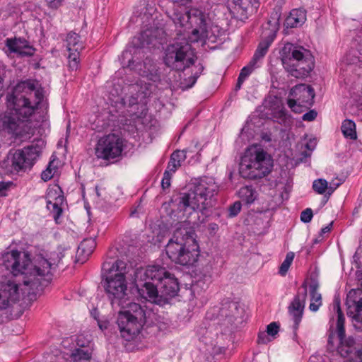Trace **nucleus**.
I'll return each mask as SVG.
<instances>
[{
  "label": "nucleus",
  "mask_w": 362,
  "mask_h": 362,
  "mask_svg": "<svg viewBox=\"0 0 362 362\" xmlns=\"http://www.w3.org/2000/svg\"><path fill=\"white\" fill-rule=\"evenodd\" d=\"M279 331V324L276 322H273L267 325L266 332L273 339L275 338V336L278 334Z\"/></svg>",
  "instance_id": "obj_41"
},
{
  "label": "nucleus",
  "mask_w": 362,
  "mask_h": 362,
  "mask_svg": "<svg viewBox=\"0 0 362 362\" xmlns=\"http://www.w3.org/2000/svg\"><path fill=\"white\" fill-rule=\"evenodd\" d=\"M109 264H103V270L101 281L105 293L112 305L117 304L123 306V301L127 296V281L125 275L128 273L127 264L122 260L115 261L110 267Z\"/></svg>",
  "instance_id": "obj_5"
},
{
  "label": "nucleus",
  "mask_w": 362,
  "mask_h": 362,
  "mask_svg": "<svg viewBox=\"0 0 362 362\" xmlns=\"http://www.w3.org/2000/svg\"><path fill=\"white\" fill-rule=\"evenodd\" d=\"M273 37H267L266 39L259 42L255 54L252 59L255 62L263 58L267 52L268 48L273 42Z\"/></svg>",
  "instance_id": "obj_33"
},
{
  "label": "nucleus",
  "mask_w": 362,
  "mask_h": 362,
  "mask_svg": "<svg viewBox=\"0 0 362 362\" xmlns=\"http://www.w3.org/2000/svg\"><path fill=\"white\" fill-rule=\"evenodd\" d=\"M306 12L303 8L293 9L289 16L285 20V25L287 28H295L305 23Z\"/></svg>",
  "instance_id": "obj_28"
},
{
  "label": "nucleus",
  "mask_w": 362,
  "mask_h": 362,
  "mask_svg": "<svg viewBox=\"0 0 362 362\" xmlns=\"http://www.w3.org/2000/svg\"><path fill=\"white\" fill-rule=\"evenodd\" d=\"M341 129L345 137L352 140L356 139L357 135L356 131V124L352 120H344L342 123Z\"/></svg>",
  "instance_id": "obj_35"
},
{
  "label": "nucleus",
  "mask_w": 362,
  "mask_h": 362,
  "mask_svg": "<svg viewBox=\"0 0 362 362\" xmlns=\"http://www.w3.org/2000/svg\"><path fill=\"white\" fill-rule=\"evenodd\" d=\"M129 54L128 51H124L123 53H122V55L124 57H126V55H127Z\"/></svg>",
  "instance_id": "obj_58"
},
{
  "label": "nucleus",
  "mask_w": 362,
  "mask_h": 362,
  "mask_svg": "<svg viewBox=\"0 0 362 362\" xmlns=\"http://www.w3.org/2000/svg\"><path fill=\"white\" fill-rule=\"evenodd\" d=\"M218 190V186L213 178L203 177L196 181L187 192L180 193L173 202L183 213L190 214L196 211L203 213L211 206V199Z\"/></svg>",
  "instance_id": "obj_4"
},
{
  "label": "nucleus",
  "mask_w": 362,
  "mask_h": 362,
  "mask_svg": "<svg viewBox=\"0 0 362 362\" xmlns=\"http://www.w3.org/2000/svg\"><path fill=\"white\" fill-rule=\"evenodd\" d=\"M191 0H173V3L178 4L180 5H185L186 4L190 2Z\"/></svg>",
  "instance_id": "obj_56"
},
{
  "label": "nucleus",
  "mask_w": 362,
  "mask_h": 362,
  "mask_svg": "<svg viewBox=\"0 0 362 362\" xmlns=\"http://www.w3.org/2000/svg\"><path fill=\"white\" fill-rule=\"evenodd\" d=\"M334 309L336 310L337 313V334L339 338V341H344L346 339L345 336V329H344V316L340 308V303L339 301L335 300L334 303Z\"/></svg>",
  "instance_id": "obj_30"
},
{
  "label": "nucleus",
  "mask_w": 362,
  "mask_h": 362,
  "mask_svg": "<svg viewBox=\"0 0 362 362\" xmlns=\"http://www.w3.org/2000/svg\"><path fill=\"white\" fill-rule=\"evenodd\" d=\"M328 182L325 179L315 180L313 183V190L319 194H323L327 192Z\"/></svg>",
  "instance_id": "obj_40"
},
{
  "label": "nucleus",
  "mask_w": 362,
  "mask_h": 362,
  "mask_svg": "<svg viewBox=\"0 0 362 362\" xmlns=\"http://www.w3.org/2000/svg\"><path fill=\"white\" fill-rule=\"evenodd\" d=\"M239 313L238 304L235 302L228 303L227 308L223 307L221 309V315L226 316L225 324L232 325L236 320V314Z\"/></svg>",
  "instance_id": "obj_32"
},
{
  "label": "nucleus",
  "mask_w": 362,
  "mask_h": 362,
  "mask_svg": "<svg viewBox=\"0 0 362 362\" xmlns=\"http://www.w3.org/2000/svg\"><path fill=\"white\" fill-rule=\"evenodd\" d=\"M52 192L50 191L47 194V208L53 214V216L57 220L62 213V205L64 202V196L59 194L54 198L52 196Z\"/></svg>",
  "instance_id": "obj_27"
},
{
  "label": "nucleus",
  "mask_w": 362,
  "mask_h": 362,
  "mask_svg": "<svg viewBox=\"0 0 362 362\" xmlns=\"http://www.w3.org/2000/svg\"><path fill=\"white\" fill-rule=\"evenodd\" d=\"M166 14L173 22L177 35H182L192 30L187 35L190 42H204L206 40L216 42L224 33V30L218 25H213L208 30L205 15L197 8H177L166 11Z\"/></svg>",
  "instance_id": "obj_2"
},
{
  "label": "nucleus",
  "mask_w": 362,
  "mask_h": 362,
  "mask_svg": "<svg viewBox=\"0 0 362 362\" xmlns=\"http://www.w3.org/2000/svg\"><path fill=\"white\" fill-rule=\"evenodd\" d=\"M5 74V70L4 68V65L0 63V90L4 87V78Z\"/></svg>",
  "instance_id": "obj_51"
},
{
  "label": "nucleus",
  "mask_w": 362,
  "mask_h": 362,
  "mask_svg": "<svg viewBox=\"0 0 362 362\" xmlns=\"http://www.w3.org/2000/svg\"><path fill=\"white\" fill-rule=\"evenodd\" d=\"M187 158L185 151H175L171 156L170 161L168 164L167 169L171 173H174L177 169L181 165V162L185 160Z\"/></svg>",
  "instance_id": "obj_31"
},
{
  "label": "nucleus",
  "mask_w": 362,
  "mask_h": 362,
  "mask_svg": "<svg viewBox=\"0 0 362 362\" xmlns=\"http://www.w3.org/2000/svg\"><path fill=\"white\" fill-rule=\"evenodd\" d=\"M239 197L247 204H252L257 197V192L251 186L241 187L238 192Z\"/></svg>",
  "instance_id": "obj_34"
},
{
  "label": "nucleus",
  "mask_w": 362,
  "mask_h": 362,
  "mask_svg": "<svg viewBox=\"0 0 362 362\" xmlns=\"http://www.w3.org/2000/svg\"><path fill=\"white\" fill-rule=\"evenodd\" d=\"M2 262L5 268L13 276L24 274L23 283L33 289L45 286L51 280L52 266L47 259L40 257L35 265H32L29 255L25 252L12 250L2 255Z\"/></svg>",
  "instance_id": "obj_3"
},
{
  "label": "nucleus",
  "mask_w": 362,
  "mask_h": 362,
  "mask_svg": "<svg viewBox=\"0 0 362 362\" xmlns=\"http://www.w3.org/2000/svg\"><path fill=\"white\" fill-rule=\"evenodd\" d=\"M256 62H255L253 60H250L249 64L244 66L239 74L237 84L235 86V88L237 90L240 89L241 88V86L244 81L250 75V74L254 71L256 65Z\"/></svg>",
  "instance_id": "obj_36"
},
{
  "label": "nucleus",
  "mask_w": 362,
  "mask_h": 362,
  "mask_svg": "<svg viewBox=\"0 0 362 362\" xmlns=\"http://www.w3.org/2000/svg\"><path fill=\"white\" fill-rule=\"evenodd\" d=\"M316 145V141L314 139L313 141H310L309 143L306 144V148L309 150H313Z\"/></svg>",
  "instance_id": "obj_54"
},
{
  "label": "nucleus",
  "mask_w": 362,
  "mask_h": 362,
  "mask_svg": "<svg viewBox=\"0 0 362 362\" xmlns=\"http://www.w3.org/2000/svg\"><path fill=\"white\" fill-rule=\"evenodd\" d=\"M332 227V222L330 223L328 226H327L321 229V234L329 232Z\"/></svg>",
  "instance_id": "obj_55"
},
{
  "label": "nucleus",
  "mask_w": 362,
  "mask_h": 362,
  "mask_svg": "<svg viewBox=\"0 0 362 362\" xmlns=\"http://www.w3.org/2000/svg\"><path fill=\"white\" fill-rule=\"evenodd\" d=\"M317 117V112L315 110H310L303 115V119L304 121H313Z\"/></svg>",
  "instance_id": "obj_49"
},
{
  "label": "nucleus",
  "mask_w": 362,
  "mask_h": 362,
  "mask_svg": "<svg viewBox=\"0 0 362 362\" xmlns=\"http://www.w3.org/2000/svg\"><path fill=\"white\" fill-rule=\"evenodd\" d=\"M166 235H169V232L168 230H164L163 231H160V233L157 235V240L159 243H161L163 241V238Z\"/></svg>",
  "instance_id": "obj_52"
},
{
  "label": "nucleus",
  "mask_w": 362,
  "mask_h": 362,
  "mask_svg": "<svg viewBox=\"0 0 362 362\" xmlns=\"http://www.w3.org/2000/svg\"><path fill=\"white\" fill-rule=\"evenodd\" d=\"M192 235H194V232L189 221L185 219L177 224L173 237L169 239L165 246V252L172 262L179 264V259L188 246V243L185 241L186 237L191 238Z\"/></svg>",
  "instance_id": "obj_10"
},
{
  "label": "nucleus",
  "mask_w": 362,
  "mask_h": 362,
  "mask_svg": "<svg viewBox=\"0 0 362 362\" xmlns=\"http://www.w3.org/2000/svg\"><path fill=\"white\" fill-rule=\"evenodd\" d=\"M173 173L170 171L165 170L163 173V177L161 181V186L163 189L168 188L170 186V180Z\"/></svg>",
  "instance_id": "obj_43"
},
{
  "label": "nucleus",
  "mask_w": 362,
  "mask_h": 362,
  "mask_svg": "<svg viewBox=\"0 0 362 362\" xmlns=\"http://www.w3.org/2000/svg\"><path fill=\"white\" fill-rule=\"evenodd\" d=\"M95 246L96 243L94 238H90L84 239L78 247L76 252L78 261H81V263H83L93 253Z\"/></svg>",
  "instance_id": "obj_26"
},
{
  "label": "nucleus",
  "mask_w": 362,
  "mask_h": 362,
  "mask_svg": "<svg viewBox=\"0 0 362 362\" xmlns=\"http://www.w3.org/2000/svg\"><path fill=\"white\" fill-rule=\"evenodd\" d=\"M136 69L141 76L150 81L157 82L160 80V75L156 64L149 58H146L143 63L137 64Z\"/></svg>",
  "instance_id": "obj_24"
},
{
  "label": "nucleus",
  "mask_w": 362,
  "mask_h": 362,
  "mask_svg": "<svg viewBox=\"0 0 362 362\" xmlns=\"http://www.w3.org/2000/svg\"><path fill=\"white\" fill-rule=\"evenodd\" d=\"M286 71L293 77L303 78L314 68V60L309 50L291 43L284 45L280 52Z\"/></svg>",
  "instance_id": "obj_7"
},
{
  "label": "nucleus",
  "mask_w": 362,
  "mask_h": 362,
  "mask_svg": "<svg viewBox=\"0 0 362 362\" xmlns=\"http://www.w3.org/2000/svg\"><path fill=\"white\" fill-rule=\"evenodd\" d=\"M196 68L197 71H195V73L189 78V81H191L189 87H192L196 83L197 79L199 78V75L204 70V66L200 64L198 66H197Z\"/></svg>",
  "instance_id": "obj_45"
},
{
  "label": "nucleus",
  "mask_w": 362,
  "mask_h": 362,
  "mask_svg": "<svg viewBox=\"0 0 362 362\" xmlns=\"http://www.w3.org/2000/svg\"><path fill=\"white\" fill-rule=\"evenodd\" d=\"M51 164L49 163V166L42 173L41 177L44 181L49 180L54 175L52 173V169L50 167Z\"/></svg>",
  "instance_id": "obj_47"
},
{
  "label": "nucleus",
  "mask_w": 362,
  "mask_h": 362,
  "mask_svg": "<svg viewBox=\"0 0 362 362\" xmlns=\"http://www.w3.org/2000/svg\"><path fill=\"white\" fill-rule=\"evenodd\" d=\"M6 45L11 52L18 53L22 56H32L35 49L29 45V42L24 38H8Z\"/></svg>",
  "instance_id": "obj_23"
},
{
  "label": "nucleus",
  "mask_w": 362,
  "mask_h": 362,
  "mask_svg": "<svg viewBox=\"0 0 362 362\" xmlns=\"http://www.w3.org/2000/svg\"><path fill=\"white\" fill-rule=\"evenodd\" d=\"M66 48L69 52L68 64L71 71L76 70L79 66L80 51L83 48L80 36L75 33H69L66 36Z\"/></svg>",
  "instance_id": "obj_19"
},
{
  "label": "nucleus",
  "mask_w": 362,
  "mask_h": 362,
  "mask_svg": "<svg viewBox=\"0 0 362 362\" xmlns=\"http://www.w3.org/2000/svg\"><path fill=\"white\" fill-rule=\"evenodd\" d=\"M129 96L123 98V103L129 107L135 109L139 103H145L144 100L150 95V84L140 81L128 86Z\"/></svg>",
  "instance_id": "obj_18"
},
{
  "label": "nucleus",
  "mask_w": 362,
  "mask_h": 362,
  "mask_svg": "<svg viewBox=\"0 0 362 362\" xmlns=\"http://www.w3.org/2000/svg\"><path fill=\"white\" fill-rule=\"evenodd\" d=\"M138 40L141 41V47H145L146 45L153 44L155 40L154 37L153 36V30H146L143 31Z\"/></svg>",
  "instance_id": "obj_39"
},
{
  "label": "nucleus",
  "mask_w": 362,
  "mask_h": 362,
  "mask_svg": "<svg viewBox=\"0 0 362 362\" xmlns=\"http://www.w3.org/2000/svg\"><path fill=\"white\" fill-rule=\"evenodd\" d=\"M44 98V90L38 82L26 80L18 82L7 95L8 115L4 124L12 133L18 134L25 123L31 120Z\"/></svg>",
  "instance_id": "obj_1"
},
{
  "label": "nucleus",
  "mask_w": 362,
  "mask_h": 362,
  "mask_svg": "<svg viewBox=\"0 0 362 362\" xmlns=\"http://www.w3.org/2000/svg\"><path fill=\"white\" fill-rule=\"evenodd\" d=\"M77 345L83 346V347L84 346L83 344H80V339H78V340H77Z\"/></svg>",
  "instance_id": "obj_57"
},
{
  "label": "nucleus",
  "mask_w": 362,
  "mask_h": 362,
  "mask_svg": "<svg viewBox=\"0 0 362 362\" xmlns=\"http://www.w3.org/2000/svg\"><path fill=\"white\" fill-rule=\"evenodd\" d=\"M158 284L160 295L163 300V305L168 303L169 299L175 296L179 291V284L175 276L165 269V274L161 279L156 280Z\"/></svg>",
  "instance_id": "obj_21"
},
{
  "label": "nucleus",
  "mask_w": 362,
  "mask_h": 362,
  "mask_svg": "<svg viewBox=\"0 0 362 362\" xmlns=\"http://www.w3.org/2000/svg\"><path fill=\"white\" fill-rule=\"evenodd\" d=\"M45 1L49 8L57 9L62 5L63 0H45Z\"/></svg>",
  "instance_id": "obj_48"
},
{
  "label": "nucleus",
  "mask_w": 362,
  "mask_h": 362,
  "mask_svg": "<svg viewBox=\"0 0 362 362\" xmlns=\"http://www.w3.org/2000/svg\"><path fill=\"white\" fill-rule=\"evenodd\" d=\"M273 118L275 122L279 124H284V126L289 125L291 122V117L284 108L274 112L273 114Z\"/></svg>",
  "instance_id": "obj_37"
},
{
  "label": "nucleus",
  "mask_w": 362,
  "mask_h": 362,
  "mask_svg": "<svg viewBox=\"0 0 362 362\" xmlns=\"http://www.w3.org/2000/svg\"><path fill=\"white\" fill-rule=\"evenodd\" d=\"M132 115H136L137 117L139 116V115H137L136 112H132Z\"/></svg>",
  "instance_id": "obj_60"
},
{
  "label": "nucleus",
  "mask_w": 362,
  "mask_h": 362,
  "mask_svg": "<svg viewBox=\"0 0 362 362\" xmlns=\"http://www.w3.org/2000/svg\"><path fill=\"white\" fill-rule=\"evenodd\" d=\"M12 185V182H0V195L1 196H5L6 195V191L8 189V187Z\"/></svg>",
  "instance_id": "obj_50"
},
{
  "label": "nucleus",
  "mask_w": 362,
  "mask_h": 362,
  "mask_svg": "<svg viewBox=\"0 0 362 362\" xmlns=\"http://www.w3.org/2000/svg\"><path fill=\"white\" fill-rule=\"evenodd\" d=\"M294 257L295 254L293 252H289L286 254L285 259L279 267V274L281 276H284L286 274L293 261Z\"/></svg>",
  "instance_id": "obj_38"
},
{
  "label": "nucleus",
  "mask_w": 362,
  "mask_h": 362,
  "mask_svg": "<svg viewBox=\"0 0 362 362\" xmlns=\"http://www.w3.org/2000/svg\"><path fill=\"white\" fill-rule=\"evenodd\" d=\"M124 147V139L116 134H109L101 137L95 148L98 158L110 160L122 155Z\"/></svg>",
  "instance_id": "obj_12"
},
{
  "label": "nucleus",
  "mask_w": 362,
  "mask_h": 362,
  "mask_svg": "<svg viewBox=\"0 0 362 362\" xmlns=\"http://www.w3.org/2000/svg\"><path fill=\"white\" fill-rule=\"evenodd\" d=\"M339 183H337V184H330L329 186H328V188L327 189V192L328 194V195H331L334 191L339 186Z\"/></svg>",
  "instance_id": "obj_53"
},
{
  "label": "nucleus",
  "mask_w": 362,
  "mask_h": 362,
  "mask_svg": "<svg viewBox=\"0 0 362 362\" xmlns=\"http://www.w3.org/2000/svg\"><path fill=\"white\" fill-rule=\"evenodd\" d=\"M65 362H94L92 360V354L87 349L78 348L71 351Z\"/></svg>",
  "instance_id": "obj_29"
},
{
  "label": "nucleus",
  "mask_w": 362,
  "mask_h": 362,
  "mask_svg": "<svg viewBox=\"0 0 362 362\" xmlns=\"http://www.w3.org/2000/svg\"><path fill=\"white\" fill-rule=\"evenodd\" d=\"M42 146L32 144L17 150L11 157V167L16 171L25 170L30 168L39 157Z\"/></svg>",
  "instance_id": "obj_13"
},
{
  "label": "nucleus",
  "mask_w": 362,
  "mask_h": 362,
  "mask_svg": "<svg viewBox=\"0 0 362 362\" xmlns=\"http://www.w3.org/2000/svg\"><path fill=\"white\" fill-rule=\"evenodd\" d=\"M346 305L354 327L362 332V290H351L346 296Z\"/></svg>",
  "instance_id": "obj_15"
},
{
  "label": "nucleus",
  "mask_w": 362,
  "mask_h": 362,
  "mask_svg": "<svg viewBox=\"0 0 362 362\" xmlns=\"http://www.w3.org/2000/svg\"><path fill=\"white\" fill-rule=\"evenodd\" d=\"M129 64H130L132 63V60H131V59H129Z\"/></svg>",
  "instance_id": "obj_61"
},
{
  "label": "nucleus",
  "mask_w": 362,
  "mask_h": 362,
  "mask_svg": "<svg viewBox=\"0 0 362 362\" xmlns=\"http://www.w3.org/2000/svg\"><path fill=\"white\" fill-rule=\"evenodd\" d=\"M310 305L309 309L311 312H317L322 305V297L318 291L319 284L316 281H312L309 284Z\"/></svg>",
  "instance_id": "obj_25"
},
{
  "label": "nucleus",
  "mask_w": 362,
  "mask_h": 362,
  "mask_svg": "<svg viewBox=\"0 0 362 362\" xmlns=\"http://www.w3.org/2000/svg\"><path fill=\"white\" fill-rule=\"evenodd\" d=\"M272 340L267 332H261L258 334V344H266Z\"/></svg>",
  "instance_id": "obj_46"
},
{
  "label": "nucleus",
  "mask_w": 362,
  "mask_h": 362,
  "mask_svg": "<svg viewBox=\"0 0 362 362\" xmlns=\"http://www.w3.org/2000/svg\"><path fill=\"white\" fill-rule=\"evenodd\" d=\"M204 277L205 278H207L208 279H209L211 278V274H204Z\"/></svg>",
  "instance_id": "obj_59"
},
{
  "label": "nucleus",
  "mask_w": 362,
  "mask_h": 362,
  "mask_svg": "<svg viewBox=\"0 0 362 362\" xmlns=\"http://www.w3.org/2000/svg\"><path fill=\"white\" fill-rule=\"evenodd\" d=\"M21 298L18 284L13 279L2 282L0 288V313L11 308Z\"/></svg>",
  "instance_id": "obj_16"
},
{
  "label": "nucleus",
  "mask_w": 362,
  "mask_h": 362,
  "mask_svg": "<svg viewBox=\"0 0 362 362\" xmlns=\"http://www.w3.org/2000/svg\"><path fill=\"white\" fill-rule=\"evenodd\" d=\"M313 214L310 208H307L300 214V220L303 223H310L313 218Z\"/></svg>",
  "instance_id": "obj_44"
},
{
  "label": "nucleus",
  "mask_w": 362,
  "mask_h": 362,
  "mask_svg": "<svg viewBox=\"0 0 362 362\" xmlns=\"http://www.w3.org/2000/svg\"><path fill=\"white\" fill-rule=\"evenodd\" d=\"M241 210V203L240 202H234L228 209V217L236 216Z\"/></svg>",
  "instance_id": "obj_42"
},
{
  "label": "nucleus",
  "mask_w": 362,
  "mask_h": 362,
  "mask_svg": "<svg viewBox=\"0 0 362 362\" xmlns=\"http://www.w3.org/2000/svg\"><path fill=\"white\" fill-rule=\"evenodd\" d=\"M187 33L183 39L168 45L165 49L164 63L171 69L184 70L194 63L196 56L187 39Z\"/></svg>",
  "instance_id": "obj_9"
},
{
  "label": "nucleus",
  "mask_w": 362,
  "mask_h": 362,
  "mask_svg": "<svg viewBox=\"0 0 362 362\" xmlns=\"http://www.w3.org/2000/svg\"><path fill=\"white\" fill-rule=\"evenodd\" d=\"M273 167L272 157L262 148H248L242 157L239 172L246 179L257 180L267 176Z\"/></svg>",
  "instance_id": "obj_8"
},
{
  "label": "nucleus",
  "mask_w": 362,
  "mask_h": 362,
  "mask_svg": "<svg viewBox=\"0 0 362 362\" xmlns=\"http://www.w3.org/2000/svg\"><path fill=\"white\" fill-rule=\"evenodd\" d=\"M134 313L129 310L120 311L117 323L122 338L131 341L139 333L143 325L144 310L136 303L131 305Z\"/></svg>",
  "instance_id": "obj_11"
},
{
  "label": "nucleus",
  "mask_w": 362,
  "mask_h": 362,
  "mask_svg": "<svg viewBox=\"0 0 362 362\" xmlns=\"http://www.w3.org/2000/svg\"><path fill=\"white\" fill-rule=\"evenodd\" d=\"M165 268L159 265L140 267L134 272V284L138 295L144 300L163 305L156 280L161 279Z\"/></svg>",
  "instance_id": "obj_6"
},
{
  "label": "nucleus",
  "mask_w": 362,
  "mask_h": 362,
  "mask_svg": "<svg viewBox=\"0 0 362 362\" xmlns=\"http://www.w3.org/2000/svg\"><path fill=\"white\" fill-rule=\"evenodd\" d=\"M192 235V237H186L187 243L188 246L186 247L182 257H180V262L178 264L182 266H191L193 265L198 259L199 256V245Z\"/></svg>",
  "instance_id": "obj_22"
},
{
  "label": "nucleus",
  "mask_w": 362,
  "mask_h": 362,
  "mask_svg": "<svg viewBox=\"0 0 362 362\" xmlns=\"http://www.w3.org/2000/svg\"><path fill=\"white\" fill-rule=\"evenodd\" d=\"M338 352L350 362H362V345L351 337L340 342Z\"/></svg>",
  "instance_id": "obj_20"
},
{
  "label": "nucleus",
  "mask_w": 362,
  "mask_h": 362,
  "mask_svg": "<svg viewBox=\"0 0 362 362\" xmlns=\"http://www.w3.org/2000/svg\"><path fill=\"white\" fill-rule=\"evenodd\" d=\"M288 105L293 111L300 112V107L308 108L314 103L315 91L310 86L299 84L294 86L290 91Z\"/></svg>",
  "instance_id": "obj_14"
},
{
  "label": "nucleus",
  "mask_w": 362,
  "mask_h": 362,
  "mask_svg": "<svg viewBox=\"0 0 362 362\" xmlns=\"http://www.w3.org/2000/svg\"><path fill=\"white\" fill-rule=\"evenodd\" d=\"M308 294V285L304 282L298 288V293L289 305L288 313L294 322L293 329L296 331L302 320Z\"/></svg>",
  "instance_id": "obj_17"
}]
</instances>
